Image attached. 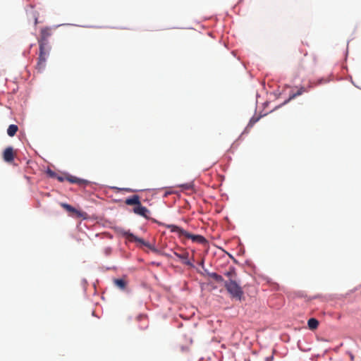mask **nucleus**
I'll return each instance as SVG.
<instances>
[{"label": "nucleus", "instance_id": "nucleus-1", "mask_svg": "<svg viewBox=\"0 0 361 361\" xmlns=\"http://www.w3.org/2000/svg\"><path fill=\"white\" fill-rule=\"evenodd\" d=\"M125 204L127 205H134L133 209L135 214L141 216L145 219H149V214H150L149 210L142 205L140 202V197L137 195H134L130 197H128L125 200Z\"/></svg>", "mask_w": 361, "mask_h": 361}, {"label": "nucleus", "instance_id": "nucleus-2", "mask_svg": "<svg viewBox=\"0 0 361 361\" xmlns=\"http://www.w3.org/2000/svg\"><path fill=\"white\" fill-rule=\"evenodd\" d=\"M224 286L232 298L241 301L244 299V291L239 283L235 281H225Z\"/></svg>", "mask_w": 361, "mask_h": 361}, {"label": "nucleus", "instance_id": "nucleus-3", "mask_svg": "<svg viewBox=\"0 0 361 361\" xmlns=\"http://www.w3.org/2000/svg\"><path fill=\"white\" fill-rule=\"evenodd\" d=\"M166 228H169L171 232L178 233L179 236H184L188 239H191L193 242H197L203 244L207 242L204 236L200 235H194L188 233L185 230L173 224L164 225Z\"/></svg>", "mask_w": 361, "mask_h": 361}, {"label": "nucleus", "instance_id": "nucleus-4", "mask_svg": "<svg viewBox=\"0 0 361 361\" xmlns=\"http://www.w3.org/2000/svg\"><path fill=\"white\" fill-rule=\"evenodd\" d=\"M56 179H57L61 183H62L65 180H66L71 183H75V184L78 185L79 186H82V187H85L90 184V181H89L87 180L79 178L78 177H75V176H71L69 174H66V176L57 175V177Z\"/></svg>", "mask_w": 361, "mask_h": 361}, {"label": "nucleus", "instance_id": "nucleus-5", "mask_svg": "<svg viewBox=\"0 0 361 361\" xmlns=\"http://www.w3.org/2000/svg\"><path fill=\"white\" fill-rule=\"evenodd\" d=\"M124 235L126 237V238L129 241L139 243L142 245H144V246L148 247L149 249H150L154 252H158V250L154 245H151L148 242L145 241L142 238H140L135 235L134 234L130 233L129 231L128 232H126L124 233Z\"/></svg>", "mask_w": 361, "mask_h": 361}, {"label": "nucleus", "instance_id": "nucleus-6", "mask_svg": "<svg viewBox=\"0 0 361 361\" xmlns=\"http://www.w3.org/2000/svg\"><path fill=\"white\" fill-rule=\"evenodd\" d=\"M51 35V30L49 27L42 28L40 32V37L38 39V42L48 43V38Z\"/></svg>", "mask_w": 361, "mask_h": 361}, {"label": "nucleus", "instance_id": "nucleus-7", "mask_svg": "<svg viewBox=\"0 0 361 361\" xmlns=\"http://www.w3.org/2000/svg\"><path fill=\"white\" fill-rule=\"evenodd\" d=\"M48 55L39 54L38 61L36 68L39 72L42 71L46 66V61Z\"/></svg>", "mask_w": 361, "mask_h": 361}, {"label": "nucleus", "instance_id": "nucleus-8", "mask_svg": "<svg viewBox=\"0 0 361 361\" xmlns=\"http://www.w3.org/2000/svg\"><path fill=\"white\" fill-rule=\"evenodd\" d=\"M224 276L227 278L226 281H235L237 278V273L235 269L233 267H230L229 269L224 272Z\"/></svg>", "mask_w": 361, "mask_h": 361}, {"label": "nucleus", "instance_id": "nucleus-9", "mask_svg": "<svg viewBox=\"0 0 361 361\" xmlns=\"http://www.w3.org/2000/svg\"><path fill=\"white\" fill-rule=\"evenodd\" d=\"M39 47V54L43 55H49L50 47L49 46V42H38Z\"/></svg>", "mask_w": 361, "mask_h": 361}, {"label": "nucleus", "instance_id": "nucleus-10", "mask_svg": "<svg viewBox=\"0 0 361 361\" xmlns=\"http://www.w3.org/2000/svg\"><path fill=\"white\" fill-rule=\"evenodd\" d=\"M114 283L121 290H125L127 286V282L123 279H116L114 280Z\"/></svg>", "mask_w": 361, "mask_h": 361}, {"label": "nucleus", "instance_id": "nucleus-11", "mask_svg": "<svg viewBox=\"0 0 361 361\" xmlns=\"http://www.w3.org/2000/svg\"><path fill=\"white\" fill-rule=\"evenodd\" d=\"M61 206L65 209L66 211L69 212H71V213H75L78 216H80V212H78L76 209H75L74 207H73L71 205L67 204V203H61Z\"/></svg>", "mask_w": 361, "mask_h": 361}, {"label": "nucleus", "instance_id": "nucleus-12", "mask_svg": "<svg viewBox=\"0 0 361 361\" xmlns=\"http://www.w3.org/2000/svg\"><path fill=\"white\" fill-rule=\"evenodd\" d=\"M14 156H16V154L14 152L13 147L6 148L3 154V158H13Z\"/></svg>", "mask_w": 361, "mask_h": 361}, {"label": "nucleus", "instance_id": "nucleus-13", "mask_svg": "<svg viewBox=\"0 0 361 361\" xmlns=\"http://www.w3.org/2000/svg\"><path fill=\"white\" fill-rule=\"evenodd\" d=\"M18 130V127L16 125L11 124L7 129V134L10 137H13Z\"/></svg>", "mask_w": 361, "mask_h": 361}, {"label": "nucleus", "instance_id": "nucleus-14", "mask_svg": "<svg viewBox=\"0 0 361 361\" xmlns=\"http://www.w3.org/2000/svg\"><path fill=\"white\" fill-rule=\"evenodd\" d=\"M307 325L310 329L314 330L319 326V322L315 318H310L307 322Z\"/></svg>", "mask_w": 361, "mask_h": 361}, {"label": "nucleus", "instance_id": "nucleus-15", "mask_svg": "<svg viewBox=\"0 0 361 361\" xmlns=\"http://www.w3.org/2000/svg\"><path fill=\"white\" fill-rule=\"evenodd\" d=\"M207 275L214 279L216 282H224L225 281V280L224 279L223 276L218 274L217 273H215V272H208L207 273Z\"/></svg>", "mask_w": 361, "mask_h": 361}, {"label": "nucleus", "instance_id": "nucleus-16", "mask_svg": "<svg viewBox=\"0 0 361 361\" xmlns=\"http://www.w3.org/2000/svg\"><path fill=\"white\" fill-rule=\"evenodd\" d=\"M174 255L176 256L178 258L184 260V263L187 265H191V263L187 260L188 258V253L185 252L183 254H179L176 252H174Z\"/></svg>", "mask_w": 361, "mask_h": 361}, {"label": "nucleus", "instance_id": "nucleus-17", "mask_svg": "<svg viewBox=\"0 0 361 361\" xmlns=\"http://www.w3.org/2000/svg\"><path fill=\"white\" fill-rule=\"evenodd\" d=\"M47 174L51 177V178H56L57 177V173H55L54 171H53L52 170H51L50 169H48L46 171Z\"/></svg>", "mask_w": 361, "mask_h": 361}, {"label": "nucleus", "instance_id": "nucleus-18", "mask_svg": "<svg viewBox=\"0 0 361 361\" xmlns=\"http://www.w3.org/2000/svg\"><path fill=\"white\" fill-rule=\"evenodd\" d=\"M259 120V117H252L248 124L249 127L253 126V125Z\"/></svg>", "mask_w": 361, "mask_h": 361}, {"label": "nucleus", "instance_id": "nucleus-19", "mask_svg": "<svg viewBox=\"0 0 361 361\" xmlns=\"http://www.w3.org/2000/svg\"><path fill=\"white\" fill-rule=\"evenodd\" d=\"M305 92V90L304 87H301L296 93H294L291 97L290 98H294L297 96H299L300 94H302L303 92Z\"/></svg>", "mask_w": 361, "mask_h": 361}, {"label": "nucleus", "instance_id": "nucleus-20", "mask_svg": "<svg viewBox=\"0 0 361 361\" xmlns=\"http://www.w3.org/2000/svg\"><path fill=\"white\" fill-rule=\"evenodd\" d=\"M180 187L185 190H189V189L192 188V184L190 183H185V184L180 185Z\"/></svg>", "mask_w": 361, "mask_h": 361}, {"label": "nucleus", "instance_id": "nucleus-21", "mask_svg": "<svg viewBox=\"0 0 361 361\" xmlns=\"http://www.w3.org/2000/svg\"><path fill=\"white\" fill-rule=\"evenodd\" d=\"M274 359V356L273 355H271V356H269V357H267L265 358V361H272Z\"/></svg>", "mask_w": 361, "mask_h": 361}, {"label": "nucleus", "instance_id": "nucleus-22", "mask_svg": "<svg viewBox=\"0 0 361 361\" xmlns=\"http://www.w3.org/2000/svg\"><path fill=\"white\" fill-rule=\"evenodd\" d=\"M34 18H35V25H37L38 23V18H37V15H34Z\"/></svg>", "mask_w": 361, "mask_h": 361}, {"label": "nucleus", "instance_id": "nucleus-23", "mask_svg": "<svg viewBox=\"0 0 361 361\" xmlns=\"http://www.w3.org/2000/svg\"><path fill=\"white\" fill-rule=\"evenodd\" d=\"M5 160H6V161H8V163H11V164L14 159H5Z\"/></svg>", "mask_w": 361, "mask_h": 361}, {"label": "nucleus", "instance_id": "nucleus-24", "mask_svg": "<svg viewBox=\"0 0 361 361\" xmlns=\"http://www.w3.org/2000/svg\"><path fill=\"white\" fill-rule=\"evenodd\" d=\"M124 190H126V191H128V192H129V191H131V190H130V189H128V188H126V189H124Z\"/></svg>", "mask_w": 361, "mask_h": 361}]
</instances>
